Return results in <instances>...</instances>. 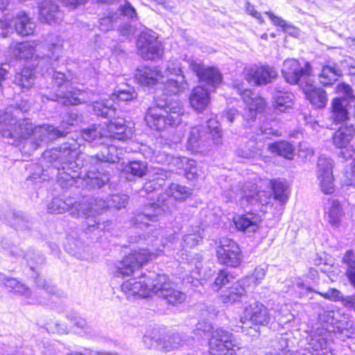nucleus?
Returning <instances> with one entry per match:
<instances>
[{"mask_svg":"<svg viewBox=\"0 0 355 355\" xmlns=\"http://www.w3.org/2000/svg\"><path fill=\"white\" fill-rule=\"evenodd\" d=\"M319 294L324 298L334 302H340L343 297L342 293L336 288H331L324 293H319Z\"/></svg>","mask_w":355,"mask_h":355,"instance_id":"774afa93","label":"nucleus"},{"mask_svg":"<svg viewBox=\"0 0 355 355\" xmlns=\"http://www.w3.org/2000/svg\"><path fill=\"white\" fill-rule=\"evenodd\" d=\"M275 126V121H266L259 126L257 134L265 135L266 138H269L270 136H280L281 132Z\"/></svg>","mask_w":355,"mask_h":355,"instance_id":"3c124183","label":"nucleus"},{"mask_svg":"<svg viewBox=\"0 0 355 355\" xmlns=\"http://www.w3.org/2000/svg\"><path fill=\"white\" fill-rule=\"evenodd\" d=\"M216 254L218 263L229 267L236 268L242 262L239 245L227 237H222L216 243Z\"/></svg>","mask_w":355,"mask_h":355,"instance_id":"f8f14e48","label":"nucleus"},{"mask_svg":"<svg viewBox=\"0 0 355 355\" xmlns=\"http://www.w3.org/2000/svg\"><path fill=\"white\" fill-rule=\"evenodd\" d=\"M241 97L245 104L243 116L246 121L245 125L250 128L252 126L257 113L261 112L264 109L266 102L263 98L258 96L248 89L242 92Z\"/></svg>","mask_w":355,"mask_h":355,"instance_id":"aec40b11","label":"nucleus"},{"mask_svg":"<svg viewBox=\"0 0 355 355\" xmlns=\"http://www.w3.org/2000/svg\"><path fill=\"white\" fill-rule=\"evenodd\" d=\"M167 240V238H164L163 230L157 227L141 235L132 236V243L146 244L150 248L135 250L125 256L118 263L116 275L129 276L139 266L160 255L164 251Z\"/></svg>","mask_w":355,"mask_h":355,"instance_id":"39448f33","label":"nucleus"},{"mask_svg":"<svg viewBox=\"0 0 355 355\" xmlns=\"http://www.w3.org/2000/svg\"><path fill=\"white\" fill-rule=\"evenodd\" d=\"M188 87L183 75H179L177 78H168L164 85V91L168 94H178L184 91Z\"/></svg>","mask_w":355,"mask_h":355,"instance_id":"ea45409f","label":"nucleus"},{"mask_svg":"<svg viewBox=\"0 0 355 355\" xmlns=\"http://www.w3.org/2000/svg\"><path fill=\"white\" fill-rule=\"evenodd\" d=\"M99 153L94 156L88 157L87 162L90 164L101 165L104 163H116L123 155V148L116 144H109L107 142L101 144Z\"/></svg>","mask_w":355,"mask_h":355,"instance_id":"412c9836","label":"nucleus"},{"mask_svg":"<svg viewBox=\"0 0 355 355\" xmlns=\"http://www.w3.org/2000/svg\"><path fill=\"white\" fill-rule=\"evenodd\" d=\"M355 128L352 124L341 125L333 135V144L338 148H346L352 140Z\"/></svg>","mask_w":355,"mask_h":355,"instance_id":"c85d7f7f","label":"nucleus"},{"mask_svg":"<svg viewBox=\"0 0 355 355\" xmlns=\"http://www.w3.org/2000/svg\"><path fill=\"white\" fill-rule=\"evenodd\" d=\"M329 207H325L326 213L328 214L329 222L333 226L338 225L343 209L340 202L335 199H329Z\"/></svg>","mask_w":355,"mask_h":355,"instance_id":"37998d69","label":"nucleus"},{"mask_svg":"<svg viewBox=\"0 0 355 355\" xmlns=\"http://www.w3.org/2000/svg\"><path fill=\"white\" fill-rule=\"evenodd\" d=\"M184 343L182 335L179 333H172L166 335L162 338H159L157 343L158 349L162 352H168L182 346Z\"/></svg>","mask_w":355,"mask_h":355,"instance_id":"c9c22d12","label":"nucleus"},{"mask_svg":"<svg viewBox=\"0 0 355 355\" xmlns=\"http://www.w3.org/2000/svg\"><path fill=\"white\" fill-rule=\"evenodd\" d=\"M294 95L292 93L277 91L274 94V106L280 112H286L292 107Z\"/></svg>","mask_w":355,"mask_h":355,"instance_id":"a19ab883","label":"nucleus"},{"mask_svg":"<svg viewBox=\"0 0 355 355\" xmlns=\"http://www.w3.org/2000/svg\"><path fill=\"white\" fill-rule=\"evenodd\" d=\"M165 212H171L164 203L159 202V198L156 202L146 205L141 212H137L131 218V223L134 226L139 228L150 227L149 222L157 221L159 217Z\"/></svg>","mask_w":355,"mask_h":355,"instance_id":"dca6fc26","label":"nucleus"},{"mask_svg":"<svg viewBox=\"0 0 355 355\" xmlns=\"http://www.w3.org/2000/svg\"><path fill=\"white\" fill-rule=\"evenodd\" d=\"M69 326L68 327L65 324L59 322L58 321L47 323L46 327L49 332L57 333L60 334H67L69 332Z\"/></svg>","mask_w":355,"mask_h":355,"instance_id":"052dcab7","label":"nucleus"},{"mask_svg":"<svg viewBox=\"0 0 355 355\" xmlns=\"http://www.w3.org/2000/svg\"><path fill=\"white\" fill-rule=\"evenodd\" d=\"M240 347L229 331L215 329L209 339V352L211 355H235Z\"/></svg>","mask_w":355,"mask_h":355,"instance_id":"9b49d317","label":"nucleus"},{"mask_svg":"<svg viewBox=\"0 0 355 355\" xmlns=\"http://www.w3.org/2000/svg\"><path fill=\"white\" fill-rule=\"evenodd\" d=\"M192 193V190L183 185L172 183L165 191L159 196V202L164 203L170 211L175 208V201H184Z\"/></svg>","mask_w":355,"mask_h":355,"instance_id":"4be33fe9","label":"nucleus"},{"mask_svg":"<svg viewBox=\"0 0 355 355\" xmlns=\"http://www.w3.org/2000/svg\"><path fill=\"white\" fill-rule=\"evenodd\" d=\"M274 198L280 204L286 203L288 199V187L286 181L275 180L272 182Z\"/></svg>","mask_w":355,"mask_h":355,"instance_id":"c03bdc74","label":"nucleus"},{"mask_svg":"<svg viewBox=\"0 0 355 355\" xmlns=\"http://www.w3.org/2000/svg\"><path fill=\"white\" fill-rule=\"evenodd\" d=\"M189 100L193 108L199 112L202 111L209 103V92L198 86L193 89Z\"/></svg>","mask_w":355,"mask_h":355,"instance_id":"473e14b6","label":"nucleus"},{"mask_svg":"<svg viewBox=\"0 0 355 355\" xmlns=\"http://www.w3.org/2000/svg\"><path fill=\"white\" fill-rule=\"evenodd\" d=\"M15 27L17 34L26 36L33 33L35 24L26 13L21 12L16 17Z\"/></svg>","mask_w":355,"mask_h":355,"instance_id":"4c0bfd02","label":"nucleus"},{"mask_svg":"<svg viewBox=\"0 0 355 355\" xmlns=\"http://www.w3.org/2000/svg\"><path fill=\"white\" fill-rule=\"evenodd\" d=\"M0 282L8 289L9 292L22 295L26 298H29L31 295L30 288L16 279L7 278L4 275L0 273Z\"/></svg>","mask_w":355,"mask_h":355,"instance_id":"f704fd0d","label":"nucleus"},{"mask_svg":"<svg viewBox=\"0 0 355 355\" xmlns=\"http://www.w3.org/2000/svg\"><path fill=\"white\" fill-rule=\"evenodd\" d=\"M213 326L208 322H200L196 324V327L193 331L198 339L203 338L206 336H210L214 331Z\"/></svg>","mask_w":355,"mask_h":355,"instance_id":"6e6d98bb","label":"nucleus"},{"mask_svg":"<svg viewBox=\"0 0 355 355\" xmlns=\"http://www.w3.org/2000/svg\"><path fill=\"white\" fill-rule=\"evenodd\" d=\"M184 171L187 179L189 180L195 179L197 176L198 171L196 161L193 159L188 160Z\"/></svg>","mask_w":355,"mask_h":355,"instance_id":"69168bd1","label":"nucleus"},{"mask_svg":"<svg viewBox=\"0 0 355 355\" xmlns=\"http://www.w3.org/2000/svg\"><path fill=\"white\" fill-rule=\"evenodd\" d=\"M318 180L322 192L324 194H332L335 191L334 178L333 173L318 176Z\"/></svg>","mask_w":355,"mask_h":355,"instance_id":"8fccbe9b","label":"nucleus"},{"mask_svg":"<svg viewBox=\"0 0 355 355\" xmlns=\"http://www.w3.org/2000/svg\"><path fill=\"white\" fill-rule=\"evenodd\" d=\"M266 273V268L257 267L251 277H246L239 283L235 284L228 291H227L226 293L221 296L223 302L224 303H234L237 301H242L243 298L245 297L244 293L245 291L244 286L245 285V283L250 280H253L254 284L257 285L264 279Z\"/></svg>","mask_w":355,"mask_h":355,"instance_id":"f3484780","label":"nucleus"},{"mask_svg":"<svg viewBox=\"0 0 355 355\" xmlns=\"http://www.w3.org/2000/svg\"><path fill=\"white\" fill-rule=\"evenodd\" d=\"M129 197L125 194H114L110 196L109 207L121 209L125 207L128 202Z\"/></svg>","mask_w":355,"mask_h":355,"instance_id":"4d7b16f0","label":"nucleus"},{"mask_svg":"<svg viewBox=\"0 0 355 355\" xmlns=\"http://www.w3.org/2000/svg\"><path fill=\"white\" fill-rule=\"evenodd\" d=\"M30 103L21 100L15 105L8 106L0 110V133L8 143L22 146L21 152L31 155L38 148L44 146L48 141L62 135L53 126L45 125L35 126L29 119H21L19 114L30 110Z\"/></svg>","mask_w":355,"mask_h":355,"instance_id":"f03ea898","label":"nucleus"},{"mask_svg":"<svg viewBox=\"0 0 355 355\" xmlns=\"http://www.w3.org/2000/svg\"><path fill=\"white\" fill-rule=\"evenodd\" d=\"M341 75V71L335 64H327L322 67L318 80L321 85L327 87L333 85Z\"/></svg>","mask_w":355,"mask_h":355,"instance_id":"e433bc0d","label":"nucleus"},{"mask_svg":"<svg viewBox=\"0 0 355 355\" xmlns=\"http://www.w3.org/2000/svg\"><path fill=\"white\" fill-rule=\"evenodd\" d=\"M203 230L199 226H195L188 230V232L183 236L182 246L184 248H193L202 241V233Z\"/></svg>","mask_w":355,"mask_h":355,"instance_id":"a18cd8bd","label":"nucleus"},{"mask_svg":"<svg viewBox=\"0 0 355 355\" xmlns=\"http://www.w3.org/2000/svg\"><path fill=\"white\" fill-rule=\"evenodd\" d=\"M35 282L36 283L38 288L42 291L44 293H46V294L55 293V288L54 286L46 282L45 279L40 278L37 273V277H35Z\"/></svg>","mask_w":355,"mask_h":355,"instance_id":"e2e57ef3","label":"nucleus"},{"mask_svg":"<svg viewBox=\"0 0 355 355\" xmlns=\"http://www.w3.org/2000/svg\"><path fill=\"white\" fill-rule=\"evenodd\" d=\"M165 72L175 78L179 75H183L180 62L177 60H169L166 64Z\"/></svg>","mask_w":355,"mask_h":355,"instance_id":"680f3d73","label":"nucleus"},{"mask_svg":"<svg viewBox=\"0 0 355 355\" xmlns=\"http://www.w3.org/2000/svg\"><path fill=\"white\" fill-rule=\"evenodd\" d=\"M268 149L273 153L287 159H293L295 155V148L289 142L280 141L269 144Z\"/></svg>","mask_w":355,"mask_h":355,"instance_id":"58836bf2","label":"nucleus"},{"mask_svg":"<svg viewBox=\"0 0 355 355\" xmlns=\"http://www.w3.org/2000/svg\"><path fill=\"white\" fill-rule=\"evenodd\" d=\"M39 15L41 21L50 25L59 24L64 16L59 6L52 0H42L40 3Z\"/></svg>","mask_w":355,"mask_h":355,"instance_id":"b1692460","label":"nucleus"},{"mask_svg":"<svg viewBox=\"0 0 355 355\" xmlns=\"http://www.w3.org/2000/svg\"><path fill=\"white\" fill-rule=\"evenodd\" d=\"M135 78L142 85L151 86L163 78L160 71L148 67H141L137 69Z\"/></svg>","mask_w":355,"mask_h":355,"instance_id":"7c9ffc66","label":"nucleus"},{"mask_svg":"<svg viewBox=\"0 0 355 355\" xmlns=\"http://www.w3.org/2000/svg\"><path fill=\"white\" fill-rule=\"evenodd\" d=\"M137 46L142 58L146 60L159 58L162 53L161 43L154 33H141L137 42Z\"/></svg>","mask_w":355,"mask_h":355,"instance_id":"6ab92c4d","label":"nucleus"},{"mask_svg":"<svg viewBox=\"0 0 355 355\" xmlns=\"http://www.w3.org/2000/svg\"><path fill=\"white\" fill-rule=\"evenodd\" d=\"M183 114V107L178 103L171 105L157 104L148 109L145 120L150 128L163 130L168 127L180 125Z\"/></svg>","mask_w":355,"mask_h":355,"instance_id":"6e6552de","label":"nucleus"},{"mask_svg":"<svg viewBox=\"0 0 355 355\" xmlns=\"http://www.w3.org/2000/svg\"><path fill=\"white\" fill-rule=\"evenodd\" d=\"M260 222V216L252 212H248L234 218L236 228L247 234L255 232L259 229Z\"/></svg>","mask_w":355,"mask_h":355,"instance_id":"bb28decb","label":"nucleus"},{"mask_svg":"<svg viewBox=\"0 0 355 355\" xmlns=\"http://www.w3.org/2000/svg\"><path fill=\"white\" fill-rule=\"evenodd\" d=\"M119 17L118 15L115 14L118 21H124L125 19H133L137 17V13L135 9L132 6V5L125 1V4L123 6H121L119 8Z\"/></svg>","mask_w":355,"mask_h":355,"instance_id":"5fc2aeb1","label":"nucleus"},{"mask_svg":"<svg viewBox=\"0 0 355 355\" xmlns=\"http://www.w3.org/2000/svg\"><path fill=\"white\" fill-rule=\"evenodd\" d=\"M80 204L75 201L72 198H67L63 200L60 198H54L47 206L49 213L53 214H63L69 211V214L73 218H80V215L84 213L80 210Z\"/></svg>","mask_w":355,"mask_h":355,"instance_id":"5701e85b","label":"nucleus"},{"mask_svg":"<svg viewBox=\"0 0 355 355\" xmlns=\"http://www.w3.org/2000/svg\"><path fill=\"white\" fill-rule=\"evenodd\" d=\"M80 204L79 207L80 210H83L84 213L80 215V217H85L87 221V228L86 231L92 232L95 228L103 230L104 227L96 220H92L96 215H100L109 208V202L98 197H92L90 198H83L81 201H78Z\"/></svg>","mask_w":355,"mask_h":355,"instance_id":"ddd939ff","label":"nucleus"},{"mask_svg":"<svg viewBox=\"0 0 355 355\" xmlns=\"http://www.w3.org/2000/svg\"><path fill=\"white\" fill-rule=\"evenodd\" d=\"M207 138H211L216 145H220L223 143L222 130L218 121L215 119L207 120L206 126L192 127L188 137V144L191 148H197Z\"/></svg>","mask_w":355,"mask_h":355,"instance_id":"9d476101","label":"nucleus"},{"mask_svg":"<svg viewBox=\"0 0 355 355\" xmlns=\"http://www.w3.org/2000/svg\"><path fill=\"white\" fill-rule=\"evenodd\" d=\"M121 291L128 299L146 297L155 293L166 304L178 306L186 300V294L176 289L165 275L149 272L141 277L130 278L121 284Z\"/></svg>","mask_w":355,"mask_h":355,"instance_id":"20e7f679","label":"nucleus"},{"mask_svg":"<svg viewBox=\"0 0 355 355\" xmlns=\"http://www.w3.org/2000/svg\"><path fill=\"white\" fill-rule=\"evenodd\" d=\"M245 79L254 86L265 85L271 83L277 76L276 69L269 65H252L243 71Z\"/></svg>","mask_w":355,"mask_h":355,"instance_id":"a211bd4d","label":"nucleus"},{"mask_svg":"<svg viewBox=\"0 0 355 355\" xmlns=\"http://www.w3.org/2000/svg\"><path fill=\"white\" fill-rule=\"evenodd\" d=\"M51 79V87H47L49 93L42 94L49 100L61 102L64 105H73L86 103L92 99L91 91L74 88L69 90V81L63 73L53 71Z\"/></svg>","mask_w":355,"mask_h":355,"instance_id":"0eeeda50","label":"nucleus"},{"mask_svg":"<svg viewBox=\"0 0 355 355\" xmlns=\"http://www.w3.org/2000/svg\"><path fill=\"white\" fill-rule=\"evenodd\" d=\"M190 69L197 75L202 82L213 87H216L222 81V75L215 67H205L204 65L192 62Z\"/></svg>","mask_w":355,"mask_h":355,"instance_id":"393cba45","label":"nucleus"},{"mask_svg":"<svg viewBox=\"0 0 355 355\" xmlns=\"http://www.w3.org/2000/svg\"><path fill=\"white\" fill-rule=\"evenodd\" d=\"M92 107L95 114L112 120L104 125H93L83 129L81 135L85 141L96 146L104 144L112 139L124 141L131 137L133 134L131 123L119 115L116 117V109L110 101H95Z\"/></svg>","mask_w":355,"mask_h":355,"instance_id":"7ed1b4c3","label":"nucleus"},{"mask_svg":"<svg viewBox=\"0 0 355 355\" xmlns=\"http://www.w3.org/2000/svg\"><path fill=\"white\" fill-rule=\"evenodd\" d=\"M164 181L165 180L163 178L158 177L154 178L144 184V189L146 193H150L153 191L157 190L164 184Z\"/></svg>","mask_w":355,"mask_h":355,"instance_id":"0e129e2a","label":"nucleus"},{"mask_svg":"<svg viewBox=\"0 0 355 355\" xmlns=\"http://www.w3.org/2000/svg\"><path fill=\"white\" fill-rule=\"evenodd\" d=\"M330 118L335 123H342L349 119L348 100L345 98H335L331 102Z\"/></svg>","mask_w":355,"mask_h":355,"instance_id":"c756f323","label":"nucleus"},{"mask_svg":"<svg viewBox=\"0 0 355 355\" xmlns=\"http://www.w3.org/2000/svg\"><path fill=\"white\" fill-rule=\"evenodd\" d=\"M272 317L270 311L262 303L251 300L245 306L241 322L243 324L267 325Z\"/></svg>","mask_w":355,"mask_h":355,"instance_id":"2eb2a0df","label":"nucleus"},{"mask_svg":"<svg viewBox=\"0 0 355 355\" xmlns=\"http://www.w3.org/2000/svg\"><path fill=\"white\" fill-rule=\"evenodd\" d=\"M282 73L285 80L290 84H306L311 81V67L308 62L302 66L298 60L290 58L284 62Z\"/></svg>","mask_w":355,"mask_h":355,"instance_id":"4468645a","label":"nucleus"},{"mask_svg":"<svg viewBox=\"0 0 355 355\" xmlns=\"http://www.w3.org/2000/svg\"><path fill=\"white\" fill-rule=\"evenodd\" d=\"M80 121V118L78 114L72 113V112L68 114V115L66 116V117L64 119V120L62 121V122L61 123L60 128H62L63 130H62L58 129V130H60L63 134L56 137L55 138H54V139H55L56 138H58V137H64L66 135V134H67L69 132V131L67 130V129L68 128L66 127V125H68L69 126H73V125L77 124ZM54 128L58 130V128ZM51 140H53V139L49 140L48 142Z\"/></svg>","mask_w":355,"mask_h":355,"instance_id":"864d4df0","label":"nucleus"},{"mask_svg":"<svg viewBox=\"0 0 355 355\" xmlns=\"http://www.w3.org/2000/svg\"><path fill=\"white\" fill-rule=\"evenodd\" d=\"M80 144L77 140L70 139L60 147L45 150L42 154V167L37 166L36 171L29 175L26 181L38 183L47 181L54 176L62 188L75 185L88 189L101 188L109 181L110 175L107 171H101V165L90 164L87 160L83 167H80Z\"/></svg>","mask_w":355,"mask_h":355,"instance_id":"f257e3e1","label":"nucleus"},{"mask_svg":"<svg viewBox=\"0 0 355 355\" xmlns=\"http://www.w3.org/2000/svg\"><path fill=\"white\" fill-rule=\"evenodd\" d=\"M148 170L146 162L130 161L123 167V173L127 175L141 178L146 175ZM126 178L131 180L132 178L126 176Z\"/></svg>","mask_w":355,"mask_h":355,"instance_id":"79ce46f5","label":"nucleus"},{"mask_svg":"<svg viewBox=\"0 0 355 355\" xmlns=\"http://www.w3.org/2000/svg\"><path fill=\"white\" fill-rule=\"evenodd\" d=\"M231 277L225 270H221L218 274L215 282L211 285V288L218 291L230 282Z\"/></svg>","mask_w":355,"mask_h":355,"instance_id":"13d9d810","label":"nucleus"},{"mask_svg":"<svg viewBox=\"0 0 355 355\" xmlns=\"http://www.w3.org/2000/svg\"><path fill=\"white\" fill-rule=\"evenodd\" d=\"M6 250H8L10 254L14 257H21L26 259L28 265L29 266L30 270H33V272H35V268L37 266L43 264L44 262V257L33 250H28L25 253L17 246L12 245L10 247H8Z\"/></svg>","mask_w":355,"mask_h":355,"instance_id":"a878e982","label":"nucleus"},{"mask_svg":"<svg viewBox=\"0 0 355 355\" xmlns=\"http://www.w3.org/2000/svg\"><path fill=\"white\" fill-rule=\"evenodd\" d=\"M309 348L312 350L313 355H331L327 349L326 340L320 336H313L309 343Z\"/></svg>","mask_w":355,"mask_h":355,"instance_id":"de8ad7c7","label":"nucleus"},{"mask_svg":"<svg viewBox=\"0 0 355 355\" xmlns=\"http://www.w3.org/2000/svg\"><path fill=\"white\" fill-rule=\"evenodd\" d=\"M35 50L34 46L28 42H15L10 46L9 53L17 59L32 60Z\"/></svg>","mask_w":355,"mask_h":355,"instance_id":"72a5a7b5","label":"nucleus"},{"mask_svg":"<svg viewBox=\"0 0 355 355\" xmlns=\"http://www.w3.org/2000/svg\"><path fill=\"white\" fill-rule=\"evenodd\" d=\"M67 319L70 321L69 327H76L77 328L85 329L87 327V322L85 319L80 318L77 314L68 315Z\"/></svg>","mask_w":355,"mask_h":355,"instance_id":"338daca9","label":"nucleus"},{"mask_svg":"<svg viewBox=\"0 0 355 355\" xmlns=\"http://www.w3.org/2000/svg\"><path fill=\"white\" fill-rule=\"evenodd\" d=\"M202 272L201 264L198 262L196 266L195 270L191 271V275H187L183 278V284L197 287L200 284V278L202 277Z\"/></svg>","mask_w":355,"mask_h":355,"instance_id":"603ef678","label":"nucleus"},{"mask_svg":"<svg viewBox=\"0 0 355 355\" xmlns=\"http://www.w3.org/2000/svg\"><path fill=\"white\" fill-rule=\"evenodd\" d=\"M118 19L115 15L101 18L99 20V28L102 31H108L117 26Z\"/></svg>","mask_w":355,"mask_h":355,"instance_id":"bf43d9fd","label":"nucleus"},{"mask_svg":"<svg viewBox=\"0 0 355 355\" xmlns=\"http://www.w3.org/2000/svg\"><path fill=\"white\" fill-rule=\"evenodd\" d=\"M112 99H108L113 104V100L117 99L119 101L131 102L137 98V93L133 87L127 85L125 88L118 89L112 95ZM114 106V105H112Z\"/></svg>","mask_w":355,"mask_h":355,"instance_id":"49530a36","label":"nucleus"},{"mask_svg":"<svg viewBox=\"0 0 355 355\" xmlns=\"http://www.w3.org/2000/svg\"><path fill=\"white\" fill-rule=\"evenodd\" d=\"M230 201L240 200L241 206L252 205L261 211L266 212V206L271 200V193L266 191H257V187L252 182L239 183L234 189L230 190L227 196Z\"/></svg>","mask_w":355,"mask_h":355,"instance_id":"1a4fd4ad","label":"nucleus"},{"mask_svg":"<svg viewBox=\"0 0 355 355\" xmlns=\"http://www.w3.org/2000/svg\"><path fill=\"white\" fill-rule=\"evenodd\" d=\"M308 81L303 90L306 98L316 108H323L327 103V92L321 88L316 87Z\"/></svg>","mask_w":355,"mask_h":355,"instance_id":"cd10ccee","label":"nucleus"},{"mask_svg":"<svg viewBox=\"0 0 355 355\" xmlns=\"http://www.w3.org/2000/svg\"><path fill=\"white\" fill-rule=\"evenodd\" d=\"M3 220L17 230L24 231L32 227L30 218L21 212L10 210L6 213Z\"/></svg>","mask_w":355,"mask_h":355,"instance_id":"2f4dec72","label":"nucleus"},{"mask_svg":"<svg viewBox=\"0 0 355 355\" xmlns=\"http://www.w3.org/2000/svg\"><path fill=\"white\" fill-rule=\"evenodd\" d=\"M45 42L47 45L48 53L45 56L39 58L36 67L33 68L27 64L16 72L14 83L18 85L22 90L30 89L35 81V74L36 69L40 68L41 71L46 64L50 65L52 68L55 67V63L62 55L64 40L58 35L49 33L45 37Z\"/></svg>","mask_w":355,"mask_h":355,"instance_id":"423d86ee","label":"nucleus"},{"mask_svg":"<svg viewBox=\"0 0 355 355\" xmlns=\"http://www.w3.org/2000/svg\"><path fill=\"white\" fill-rule=\"evenodd\" d=\"M333 166L334 162L331 158L320 156L317 164V177L333 173Z\"/></svg>","mask_w":355,"mask_h":355,"instance_id":"09e8293b","label":"nucleus"}]
</instances>
